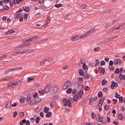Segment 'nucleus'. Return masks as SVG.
I'll return each mask as SVG.
<instances>
[{
  "label": "nucleus",
  "mask_w": 125,
  "mask_h": 125,
  "mask_svg": "<svg viewBox=\"0 0 125 125\" xmlns=\"http://www.w3.org/2000/svg\"><path fill=\"white\" fill-rule=\"evenodd\" d=\"M58 86L56 85H54L52 87V89L50 91L52 94H56L59 89Z\"/></svg>",
  "instance_id": "1"
},
{
  "label": "nucleus",
  "mask_w": 125,
  "mask_h": 125,
  "mask_svg": "<svg viewBox=\"0 0 125 125\" xmlns=\"http://www.w3.org/2000/svg\"><path fill=\"white\" fill-rule=\"evenodd\" d=\"M52 115V113L51 112H48V113H47L46 115V117L49 118Z\"/></svg>",
  "instance_id": "24"
},
{
  "label": "nucleus",
  "mask_w": 125,
  "mask_h": 125,
  "mask_svg": "<svg viewBox=\"0 0 125 125\" xmlns=\"http://www.w3.org/2000/svg\"><path fill=\"white\" fill-rule=\"evenodd\" d=\"M89 88V87L88 86H85L84 88L85 90L86 91L88 90Z\"/></svg>",
  "instance_id": "53"
},
{
  "label": "nucleus",
  "mask_w": 125,
  "mask_h": 125,
  "mask_svg": "<svg viewBox=\"0 0 125 125\" xmlns=\"http://www.w3.org/2000/svg\"><path fill=\"white\" fill-rule=\"evenodd\" d=\"M63 103L64 105H66L68 104V106L69 107H71V103L70 101L69 100H68L67 99H65L63 100Z\"/></svg>",
  "instance_id": "3"
},
{
  "label": "nucleus",
  "mask_w": 125,
  "mask_h": 125,
  "mask_svg": "<svg viewBox=\"0 0 125 125\" xmlns=\"http://www.w3.org/2000/svg\"><path fill=\"white\" fill-rule=\"evenodd\" d=\"M24 44H22L21 45H20V46H19L15 48V50H17L18 49H19V48H21L22 47L24 46Z\"/></svg>",
  "instance_id": "31"
},
{
  "label": "nucleus",
  "mask_w": 125,
  "mask_h": 125,
  "mask_svg": "<svg viewBox=\"0 0 125 125\" xmlns=\"http://www.w3.org/2000/svg\"><path fill=\"white\" fill-rule=\"evenodd\" d=\"M98 69L100 73H102V74H103L104 73L105 71V70L102 67H99Z\"/></svg>",
  "instance_id": "12"
},
{
  "label": "nucleus",
  "mask_w": 125,
  "mask_h": 125,
  "mask_svg": "<svg viewBox=\"0 0 125 125\" xmlns=\"http://www.w3.org/2000/svg\"><path fill=\"white\" fill-rule=\"evenodd\" d=\"M119 103H122L123 101V97L121 96L119 97Z\"/></svg>",
  "instance_id": "39"
},
{
  "label": "nucleus",
  "mask_w": 125,
  "mask_h": 125,
  "mask_svg": "<svg viewBox=\"0 0 125 125\" xmlns=\"http://www.w3.org/2000/svg\"><path fill=\"white\" fill-rule=\"evenodd\" d=\"M36 103H37L40 102L41 101V98L38 97H37L35 98Z\"/></svg>",
  "instance_id": "17"
},
{
  "label": "nucleus",
  "mask_w": 125,
  "mask_h": 125,
  "mask_svg": "<svg viewBox=\"0 0 125 125\" xmlns=\"http://www.w3.org/2000/svg\"><path fill=\"white\" fill-rule=\"evenodd\" d=\"M116 20H115L113 21L112 23H107L106 25V27L107 28L108 27H109V26L115 24V22H116Z\"/></svg>",
  "instance_id": "15"
},
{
  "label": "nucleus",
  "mask_w": 125,
  "mask_h": 125,
  "mask_svg": "<svg viewBox=\"0 0 125 125\" xmlns=\"http://www.w3.org/2000/svg\"><path fill=\"white\" fill-rule=\"evenodd\" d=\"M119 77L121 80L123 79L124 78V76L123 75L121 74H120Z\"/></svg>",
  "instance_id": "46"
},
{
  "label": "nucleus",
  "mask_w": 125,
  "mask_h": 125,
  "mask_svg": "<svg viewBox=\"0 0 125 125\" xmlns=\"http://www.w3.org/2000/svg\"><path fill=\"white\" fill-rule=\"evenodd\" d=\"M87 34L86 33L84 34L81 35L80 36H78V38H79V39H81L83 38V37H86L87 36Z\"/></svg>",
  "instance_id": "34"
},
{
  "label": "nucleus",
  "mask_w": 125,
  "mask_h": 125,
  "mask_svg": "<svg viewBox=\"0 0 125 125\" xmlns=\"http://www.w3.org/2000/svg\"><path fill=\"white\" fill-rule=\"evenodd\" d=\"M79 74L81 75V76H83L84 75V73L83 71V70H80L79 69Z\"/></svg>",
  "instance_id": "26"
},
{
  "label": "nucleus",
  "mask_w": 125,
  "mask_h": 125,
  "mask_svg": "<svg viewBox=\"0 0 125 125\" xmlns=\"http://www.w3.org/2000/svg\"><path fill=\"white\" fill-rule=\"evenodd\" d=\"M103 94L101 92H100L98 94V97H101L103 96Z\"/></svg>",
  "instance_id": "40"
},
{
  "label": "nucleus",
  "mask_w": 125,
  "mask_h": 125,
  "mask_svg": "<svg viewBox=\"0 0 125 125\" xmlns=\"http://www.w3.org/2000/svg\"><path fill=\"white\" fill-rule=\"evenodd\" d=\"M95 61L96 62V63H95V65L96 66L97 65L99 64V61L97 59H96L95 60Z\"/></svg>",
  "instance_id": "60"
},
{
  "label": "nucleus",
  "mask_w": 125,
  "mask_h": 125,
  "mask_svg": "<svg viewBox=\"0 0 125 125\" xmlns=\"http://www.w3.org/2000/svg\"><path fill=\"white\" fill-rule=\"evenodd\" d=\"M7 57V55H1L0 56V60H1L3 58H6Z\"/></svg>",
  "instance_id": "47"
},
{
  "label": "nucleus",
  "mask_w": 125,
  "mask_h": 125,
  "mask_svg": "<svg viewBox=\"0 0 125 125\" xmlns=\"http://www.w3.org/2000/svg\"><path fill=\"white\" fill-rule=\"evenodd\" d=\"M31 105H33V104H36V102L35 98H33L32 99L30 102Z\"/></svg>",
  "instance_id": "19"
},
{
  "label": "nucleus",
  "mask_w": 125,
  "mask_h": 125,
  "mask_svg": "<svg viewBox=\"0 0 125 125\" xmlns=\"http://www.w3.org/2000/svg\"><path fill=\"white\" fill-rule=\"evenodd\" d=\"M104 43V41H101L99 42L97 44V45H99L101 44H103Z\"/></svg>",
  "instance_id": "48"
},
{
  "label": "nucleus",
  "mask_w": 125,
  "mask_h": 125,
  "mask_svg": "<svg viewBox=\"0 0 125 125\" xmlns=\"http://www.w3.org/2000/svg\"><path fill=\"white\" fill-rule=\"evenodd\" d=\"M113 104H115L117 101V100L115 99H113Z\"/></svg>",
  "instance_id": "59"
},
{
  "label": "nucleus",
  "mask_w": 125,
  "mask_h": 125,
  "mask_svg": "<svg viewBox=\"0 0 125 125\" xmlns=\"http://www.w3.org/2000/svg\"><path fill=\"white\" fill-rule=\"evenodd\" d=\"M40 119V118L39 116H37L36 119V122L37 123H38L39 122V120Z\"/></svg>",
  "instance_id": "41"
},
{
  "label": "nucleus",
  "mask_w": 125,
  "mask_h": 125,
  "mask_svg": "<svg viewBox=\"0 0 125 125\" xmlns=\"http://www.w3.org/2000/svg\"><path fill=\"white\" fill-rule=\"evenodd\" d=\"M81 7L83 9H85L86 8L87 6L85 5L82 4L81 5Z\"/></svg>",
  "instance_id": "54"
},
{
  "label": "nucleus",
  "mask_w": 125,
  "mask_h": 125,
  "mask_svg": "<svg viewBox=\"0 0 125 125\" xmlns=\"http://www.w3.org/2000/svg\"><path fill=\"white\" fill-rule=\"evenodd\" d=\"M26 121L25 119H23L20 122V125H22L25 123V121Z\"/></svg>",
  "instance_id": "25"
},
{
  "label": "nucleus",
  "mask_w": 125,
  "mask_h": 125,
  "mask_svg": "<svg viewBox=\"0 0 125 125\" xmlns=\"http://www.w3.org/2000/svg\"><path fill=\"white\" fill-rule=\"evenodd\" d=\"M3 8L4 10H8L9 9V7L6 5L4 6Z\"/></svg>",
  "instance_id": "50"
},
{
  "label": "nucleus",
  "mask_w": 125,
  "mask_h": 125,
  "mask_svg": "<svg viewBox=\"0 0 125 125\" xmlns=\"http://www.w3.org/2000/svg\"><path fill=\"white\" fill-rule=\"evenodd\" d=\"M51 86V85L50 84L48 85L45 88L44 91L46 93L48 92Z\"/></svg>",
  "instance_id": "8"
},
{
  "label": "nucleus",
  "mask_w": 125,
  "mask_h": 125,
  "mask_svg": "<svg viewBox=\"0 0 125 125\" xmlns=\"http://www.w3.org/2000/svg\"><path fill=\"white\" fill-rule=\"evenodd\" d=\"M47 107H45L44 109V112L45 113H47L48 112V110H47Z\"/></svg>",
  "instance_id": "61"
},
{
  "label": "nucleus",
  "mask_w": 125,
  "mask_h": 125,
  "mask_svg": "<svg viewBox=\"0 0 125 125\" xmlns=\"http://www.w3.org/2000/svg\"><path fill=\"white\" fill-rule=\"evenodd\" d=\"M17 114V112H15L13 113V117H15Z\"/></svg>",
  "instance_id": "63"
},
{
  "label": "nucleus",
  "mask_w": 125,
  "mask_h": 125,
  "mask_svg": "<svg viewBox=\"0 0 125 125\" xmlns=\"http://www.w3.org/2000/svg\"><path fill=\"white\" fill-rule=\"evenodd\" d=\"M12 81L10 82L7 85V87H12V86H13V84Z\"/></svg>",
  "instance_id": "27"
},
{
  "label": "nucleus",
  "mask_w": 125,
  "mask_h": 125,
  "mask_svg": "<svg viewBox=\"0 0 125 125\" xmlns=\"http://www.w3.org/2000/svg\"><path fill=\"white\" fill-rule=\"evenodd\" d=\"M34 79V78H29L28 79V81L29 82H30L31 81H33Z\"/></svg>",
  "instance_id": "52"
},
{
  "label": "nucleus",
  "mask_w": 125,
  "mask_h": 125,
  "mask_svg": "<svg viewBox=\"0 0 125 125\" xmlns=\"http://www.w3.org/2000/svg\"><path fill=\"white\" fill-rule=\"evenodd\" d=\"M83 94V92L82 90L80 91L79 92V96L81 97Z\"/></svg>",
  "instance_id": "32"
},
{
  "label": "nucleus",
  "mask_w": 125,
  "mask_h": 125,
  "mask_svg": "<svg viewBox=\"0 0 125 125\" xmlns=\"http://www.w3.org/2000/svg\"><path fill=\"white\" fill-rule=\"evenodd\" d=\"M45 60L44 59L42 61L40 64V65H41L42 66L44 65V64H45Z\"/></svg>",
  "instance_id": "30"
},
{
  "label": "nucleus",
  "mask_w": 125,
  "mask_h": 125,
  "mask_svg": "<svg viewBox=\"0 0 125 125\" xmlns=\"http://www.w3.org/2000/svg\"><path fill=\"white\" fill-rule=\"evenodd\" d=\"M108 90L107 88L105 87L103 89V91L105 93L107 92Z\"/></svg>",
  "instance_id": "58"
},
{
  "label": "nucleus",
  "mask_w": 125,
  "mask_h": 125,
  "mask_svg": "<svg viewBox=\"0 0 125 125\" xmlns=\"http://www.w3.org/2000/svg\"><path fill=\"white\" fill-rule=\"evenodd\" d=\"M79 39L78 36L77 35H75L71 37V40L72 41L74 42L78 40Z\"/></svg>",
  "instance_id": "5"
},
{
  "label": "nucleus",
  "mask_w": 125,
  "mask_h": 125,
  "mask_svg": "<svg viewBox=\"0 0 125 125\" xmlns=\"http://www.w3.org/2000/svg\"><path fill=\"white\" fill-rule=\"evenodd\" d=\"M100 49V48L99 47H97L95 48L94 49V51L95 52H97L99 51Z\"/></svg>",
  "instance_id": "49"
},
{
  "label": "nucleus",
  "mask_w": 125,
  "mask_h": 125,
  "mask_svg": "<svg viewBox=\"0 0 125 125\" xmlns=\"http://www.w3.org/2000/svg\"><path fill=\"white\" fill-rule=\"evenodd\" d=\"M22 16V13H20L15 15H14V17L15 18L17 19Z\"/></svg>",
  "instance_id": "13"
},
{
  "label": "nucleus",
  "mask_w": 125,
  "mask_h": 125,
  "mask_svg": "<svg viewBox=\"0 0 125 125\" xmlns=\"http://www.w3.org/2000/svg\"><path fill=\"white\" fill-rule=\"evenodd\" d=\"M91 116H92V118L93 119H94V113L93 112H92L91 114Z\"/></svg>",
  "instance_id": "62"
},
{
  "label": "nucleus",
  "mask_w": 125,
  "mask_h": 125,
  "mask_svg": "<svg viewBox=\"0 0 125 125\" xmlns=\"http://www.w3.org/2000/svg\"><path fill=\"white\" fill-rule=\"evenodd\" d=\"M114 31L113 28H112L111 29L107 31V33H110L111 32H112Z\"/></svg>",
  "instance_id": "28"
},
{
  "label": "nucleus",
  "mask_w": 125,
  "mask_h": 125,
  "mask_svg": "<svg viewBox=\"0 0 125 125\" xmlns=\"http://www.w3.org/2000/svg\"><path fill=\"white\" fill-rule=\"evenodd\" d=\"M56 104V102H51L50 103V106L51 108H53Z\"/></svg>",
  "instance_id": "14"
},
{
  "label": "nucleus",
  "mask_w": 125,
  "mask_h": 125,
  "mask_svg": "<svg viewBox=\"0 0 125 125\" xmlns=\"http://www.w3.org/2000/svg\"><path fill=\"white\" fill-rule=\"evenodd\" d=\"M27 53V51L26 50H25L22 51H19L18 52H16V54H23L24 53Z\"/></svg>",
  "instance_id": "11"
},
{
  "label": "nucleus",
  "mask_w": 125,
  "mask_h": 125,
  "mask_svg": "<svg viewBox=\"0 0 125 125\" xmlns=\"http://www.w3.org/2000/svg\"><path fill=\"white\" fill-rule=\"evenodd\" d=\"M40 115L41 116L43 117H44V114L43 112H40Z\"/></svg>",
  "instance_id": "56"
},
{
  "label": "nucleus",
  "mask_w": 125,
  "mask_h": 125,
  "mask_svg": "<svg viewBox=\"0 0 125 125\" xmlns=\"http://www.w3.org/2000/svg\"><path fill=\"white\" fill-rule=\"evenodd\" d=\"M25 123H26V125H30V122L29 120L26 121H25Z\"/></svg>",
  "instance_id": "57"
},
{
  "label": "nucleus",
  "mask_w": 125,
  "mask_h": 125,
  "mask_svg": "<svg viewBox=\"0 0 125 125\" xmlns=\"http://www.w3.org/2000/svg\"><path fill=\"white\" fill-rule=\"evenodd\" d=\"M47 21L46 22V24L44 26H46V25H47L50 21V17H48L47 18Z\"/></svg>",
  "instance_id": "29"
},
{
  "label": "nucleus",
  "mask_w": 125,
  "mask_h": 125,
  "mask_svg": "<svg viewBox=\"0 0 125 125\" xmlns=\"http://www.w3.org/2000/svg\"><path fill=\"white\" fill-rule=\"evenodd\" d=\"M83 70H87L88 69V67L86 66V64L84 63L83 65Z\"/></svg>",
  "instance_id": "21"
},
{
  "label": "nucleus",
  "mask_w": 125,
  "mask_h": 125,
  "mask_svg": "<svg viewBox=\"0 0 125 125\" xmlns=\"http://www.w3.org/2000/svg\"><path fill=\"white\" fill-rule=\"evenodd\" d=\"M115 97L117 99L119 98V97H120V95L118 94L116 92H115Z\"/></svg>",
  "instance_id": "45"
},
{
  "label": "nucleus",
  "mask_w": 125,
  "mask_h": 125,
  "mask_svg": "<svg viewBox=\"0 0 125 125\" xmlns=\"http://www.w3.org/2000/svg\"><path fill=\"white\" fill-rule=\"evenodd\" d=\"M107 81L106 80H105L104 79H103L102 81V84L103 85H105L106 83V82H107Z\"/></svg>",
  "instance_id": "33"
},
{
  "label": "nucleus",
  "mask_w": 125,
  "mask_h": 125,
  "mask_svg": "<svg viewBox=\"0 0 125 125\" xmlns=\"http://www.w3.org/2000/svg\"><path fill=\"white\" fill-rule=\"evenodd\" d=\"M13 86H16L20 85L21 84V81L19 80H15L13 81Z\"/></svg>",
  "instance_id": "4"
},
{
  "label": "nucleus",
  "mask_w": 125,
  "mask_h": 125,
  "mask_svg": "<svg viewBox=\"0 0 125 125\" xmlns=\"http://www.w3.org/2000/svg\"><path fill=\"white\" fill-rule=\"evenodd\" d=\"M26 50L27 51V52H28L30 53L34 52L35 51L33 49Z\"/></svg>",
  "instance_id": "38"
},
{
  "label": "nucleus",
  "mask_w": 125,
  "mask_h": 125,
  "mask_svg": "<svg viewBox=\"0 0 125 125\" xmlns=\"http://www.w3.org/2000/svg\"><path fill=\"white\" fill-rule=\"evenodd\" d=\"M14 32V31L13 30H9L6 32V34L7 35H9L11 33H13Z\"/></svg>",
  "instance_id": "16"
},
{
  "label": "nucleus",
  "mask_w": 125,
  "mask_h": 125,
  "mask_svg": "<svg viewBox=\"0 0 125 125\" xmlns=\"http://www.w3.org/2000/svg\"><path fill=\"white\" fill-rule=\"evenodd\" d=\"M122 62V60L119 59H115L114 61V63L115 64H120Z\"/></svg>",
  "instance_id": "7"
},
{
  "label": "nucleus",
  "mask_w": 125,
  "mask_h": 125,
  "mask_svg": "<svg viewBox=\"0 0 125 125\" xmlns=\"http://www.w3.org/2000/svg\"><path fill=\"white\" fill-rule=\"evenodd\" d=\"M72 90L71 88H69L66 91V92L68 94H69L71 92Z\"/></svg>",
  "instance_id": "37"
},
{
  "label": "nucleus",
  "mask_w": 125,
  "mask_h": 125,
  "mask_svg": "<svg viewBox=\"0 0 125 125\" xmlns=\"http://www.w3.org/2000/svg\"><path fill=\"white\" fill-rule=\"evenodd\" d=\"M11 105V102L10 101H7L6 104V108H9L10 106Z\"/></svg>",
  "instance_id": "20"
},
{
  "label": "nucleus",
  "mask_w": 125,
  "mask_h": 125,
  "mask_svg": "<svg viewBox=\"0 0 125 125\" xmlns=\"http://www.w3.org/2000/svg\"><path fill=\"white\" fill-rule=\"evenodd\" d=\"M97 117H96L97 120L98 122H99L100 117L98 115H97Z\"/></svg>",
  "instance_id": "55"
},
{
  "label": "nucleus",
  "mask_w": 125,
  "mask_h": 125,
  "mask_svg": "<svg viewBox=\"0 0 125 125\" xmlns=\"http://www.w3.org/2000/svg\"><path fill=\"white\" fill-rule=\"evenodd\" d=\"M110 106L106 105L104 107V109L105 110H107L109 109Z\"/></svg>",
  "instance_id": "36"
},
{
  "label": "nucleus",
  "mask_w": 125,
  "mask_h": 125,
  "mask_svg": "<svg viewBox=\"0 0 125 125\" xmlns=\"http://www.w3.org/2000/svg\"><path fill=\"white\" fill-rule=\"evenodd\" d=\"M118 84L116 83L115 82H113L112 83L111 85V87L112 89H113L114 87H116L118 86Z\"/></svg>",
  "instance_id": "10"
},
{
  "label": "nucleus",
  "mask_w": 125,
  "mask_h": 125,
  "mask_svg": "<svg viewBox=\"0 0 125 125\" xmlns=\"http://www.w3.org/2000/svg\"><path fill=\"white\" fill-rule=\"evenodd\" d=\"M62 6V4L61 3H60L58 4H56L55 5V7L57 8H59L60 7H61Z\"/></svg>",
  "instance_id": "35"
},
{
  "label": "nucleus",
  "mask_w": 125,
  "mask_h": 125,
  "mask_svg": "<svg viewBox=\"0 0 125 125\" xmlns=\"http://www.w3.org/2000/svg\"><path fill=\"white\" fill-rule=\"evenodd\" d=\"M95 30V29L94 28H93L87 31L86 34H87V36L93 33Z\"/></svg>",
  "instance_id": "9"
},
{
  "label": "nucleus",
  "mask_w": 125,
  "mask_h": 125,
  "mask_svg": "<svg viewBox=\"0 0 125 125\" xmlns=\"http://www.w3.org/2000/svg\"><path fill=\"white\" fill-rule=\"evenodd\" d=\"M11 78V77H7V78H4L3 79V81H8L10 80V78Z\"/></svg>",
  "instance_id": "42"
},
{
  "label": "nucleus",
  "mask_w": 125,
  "mask_h": 125,
  "mask_svg": "<svg viewBox=\"0 0 125 125\" xmlns=\"http://www.w3.org/2000/svg\"><path fill=\"white\" fill-rule=\"evenodd\" d=\"M118 117L119 119L122 120H124V118L123 117L122 115L121 114H119L118 115Z\"/></svg>",
  "instance_id": "23"
},
{
  "label": "nucleus",
  "mask_w": 125,
  "mask_h": 125,
  "mask_svg": "<svg viewBox=\"0 0 125 125\" xmlns=\"http://www.w3.org/2000/svg\"><path fill=\"white\" fill-rule=\"evenodd\" d=\"M105 62L104 61H102L100 63V65L101 66L104 65L105 64Z\"/></svg>",
  "instance_id": "51"
},
{
  "label": "nucleus",
  "mask_w": 125,
  "mask_h": 125,
  "mask_svg": "<svg viewBox=\"0 0 125 125\" xmlns=\"http://www.w3.org/2000/svg\"><path fill=\"white\" fill-rule=\"evenodd\" d=\"M26 98L25 97H20V101L21 103H23L25 101V100Z\"/></svg>",
  "instance_id": "18"
},
{
  "label": "nucleus",
  "mask_w": 125,
  "mask_h": 125,
  "mask_svg": "<svg viewBox=\"0 0 125 125\" xmlns=\"http://www.w3.org/2000/svg\"><path fill=\"white\" fill-rule=\"evenodd\" d=\"M120 71V70L119 68H117L116 69L115 71V73H118Z\"/></svg>",
  "instance_id": "43"
},
{
  "label": "nucleus",
  "mask_w": 125,
  "mask_h": 125,
  "mask_svg": "<svg viewBox=\"0 0 125 125\" xmlns=\"http://www.w3.org/2000/svg\"><path fill=\"white\" fill-rule=\"evenodd\" d=\"M19 116L21 117H23L24 115V113L22 112L20 113L19 114Z\"/></svg>",
  "instance_id": "44"
},
{
  "label": "nucleus",
  "mask_w": 125,
  "mask_h": 125,
  "mask_svg": "<svg viewBox=\"0 0 125 125\" xmlns=\"http://www.w3.org/2000/svg\"><path fill=\"white\" fill-rule=\"evenodd\" d=\"M71 85V83L69 81H66L62 86V88L63 89H66L69 87Z\"/></svg>",
  "instance_id": "2"
},
{
  "label": "nucleus",
  "mask_w": 125,
  "mask_h": 125,
  "mask_svg": "<svg viewBox=\"0 0 125 125\" xmlns=\"http://www.w3.org/2000/svg\"><path fill=\"white\" fill-rule=\"evenodd\" d=\"M113 61H110L109 62V65H110L112 66L113 64Z\"/></svg>",
  "instance_id": "64"
},
{
  "label": "nucleus",
  "mask_w": 125,
  "mask_h": 125,
  "mask_svg": "<svg viewBox=\"0 0 125 125\" xmlns=\"http://www.w3.org/2000/svg\"><path fill=\"white\" fill-rule=\"evenodd\" d=\"M44 60H45V61H46L45 62V65L46 66L48 65L50 62L52 61V59L51 58H49L44 59Z\"/></svg>",
  "instance_id": "6"
},
{
  "label": "nucleus",
  "mask_w": 125,
  "mask_h": 125,
  "mask_svg": "<svg viewBox=\"0 0 125 125\" xmlns=\"http://www.w3.org/2000/svg\"><path fill=\"white\" fill-rule=\"evenodd\" d=\"M84 77L86 79H88L89 78L90 76L89 74L86 73L84 74Z\"/></svg>",
  "instance_id": "22"
}]
</instances>
